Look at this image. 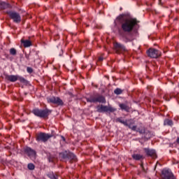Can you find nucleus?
Wrapping results in <instances>:
<instances>
[{
    "mask_svg": "<svg viewBox=\"0 0 179 179\" xmlns=\"http://www.w3.org/2000/svg\"><path fill=\"white\" fill-rule=\"evenodd\" d=\"M116 20H118L121 24V29L122 31H119V34L122 37L124 43H131L134 39L128 36L125 33H131L138 26L139 21L136 18L127 17L125 14H121L117 17Z\"/></svg>",
    "mask_w": 179,
    "mask_h": 179,
    "instance_id": "obj_1",
    "label": "nucleus"
},
{
    "mask_svg": "<svg viewBox=\"0 0 179 179\" xmlns=\"http://www.w3.org/2000/svg\"><path fill=\"white\" fill-rule=\"evenodd\" d=\"M59 158L62 160H64L65 162H69L70 163H73V162H77L78 158H76V155L69 150H65L59 154Z\"/></svg>",
    "mask_w": 179,
    "mask_h": 179,
    "instance_id": "obj_2",
    "label": "nucleus"
},
{
    "mask_svg": "<svg viewBox=\"0 0 179 179\" xmlns=\"http://www.w3.org/2000/svg\"><path fill=\"white\" fill-rule=\"evenodd\" d=\"M52 113V110L48 108L45 109H38L35 108L32 110V113L36 115V117H38L39 118H48V115Z\"/></svg>",
    "mask_w": 179,
    "mask_h": 179,
    "instance_id": "obj_3",
    "label": "nucleus"
},
{
    "mask_svg": "<svg viewBox=\"0 0 179 179\" xmlns=\"http://www.w3.org/2000/svg\"><path fill=\"white\" fill-rule=\"evenodd\" d=\"M50 138H52V135L44 132H41L36 136V142H43L45 143L50 139Z\"/></svg>",
    "mask_w": 179,
    "mask_h": 179,
    "instance_id": "obj_4",
    "label": "nucleus"
},
{
    "mask_svg": "<svg viewBox=\"0 0 179 179\" xmlns=\"http://www.w3.org/2000/svg\"><path fill=\"white\" fill-rule=\"evenodd\" d=\"M6 13L8 15L9 17L13 20L14 23H20V22H22V17L19 13L9 10L7 11Z\"/></svg>",
    "mask_w": 179,
    "mask_h": 179,
    "instance_id": "obj_5",
    "label": "nucleus"
},
{
    "mask_svg": "<svg viewBox=\"0 0 179 179\" xmlns=\"http://www.w3.org/2000/svg\"><path fill=\"white\" fill-rule=\"evenodd\" d=\"M116 110L117 109L111 106H107L104 105H99L96 107V111L98 113H114V111Z\"/></svg>",
    "mask_w": 179,
    "mask_h": 179,
    "instance_id": "obj_6",
    "label": "nucleus"
},
{
    "mask_svg": "<svg viewBox=\"0 0 179 179\" xmlns=\"http://www.w3.org/2000/svg\"><path fill=\"white\" fill-rule=\"evenodd\" d=\"M147 55L150 58H159V57L162 56V52L157 49L151 48L147 50Z\"/></svg>",
    "mask_w": 179,
    "mask_h": 179,
    "instance_id": "obj_7",
    "label": "nucleus"
},
{
    "mask_svg": "<svg viewBox=\"0 0 179 179\" xmlns=\"http://www.w3.org/2000/svg\"><path fill=\"white\" fill-rule=\"evenodd\" d=\"M161 177L162 179H177L170 169H164L162 171Z\"/></svg>",
    "mask_w": 179,
    "mask_h": 179,
    "instance_id": "obj_8",
    "label": "nucleus"
},
{
    "mask_svg": "<svg viewBox=\"0 0 179 179\" xmlns=\"http://www.w3.org/2000/svg\"><path fill=\"white\" fill-rule=\"evenodd\" d=\"M24 153L30 159H36V150H33L30 147L24 148Z\"/></svg>",
    "mask_w": 179,
    "mask_h": 179,
    "instance_id": "obj_9",
    "label": "nucleus"
},
{
    "mask_svg": "<svg viewBox=\"0 0 179 179\" xmlns=\"http://www.w3.org/2000/svg\"><path fill=\"white\" fill-rule=\"evenodd\" d=\"M113 45L117 54H121V52L127 51V48H125V45H122V43L115 42Z\"/></svg>",
    "mask_w": 179,
    "mask_h": 179,
    "instance_id": "obj_10",
    "label": "nucleus"
},
{
    "mask_svg": "<svg viewBox=\"0 0 179 179\" xmlns=\"http://www.w3.org/2000/svg\"><path fill=\"white\" fill-rule=\"evenodd\" d=\"M47 100L48 103H52V104H56V106H62L64 104V101L59 97L52 96L48 98Z\"/></svg>",
    "mask_w": 179,
    "mask_h": 179,
    "instance_id": "obj_11",
    "label": "nucleus"
},
{
    "mask_svg": "<svg viewBox=\"0 0 179 179\" xmlns=\"http://www.w3.org/2000/svg\"><path fill=\"white\" fill-rule=\"evenodd\" d=\"M143 150L147 156L152 157V159H156V157H157L155 150L150 148H144Z\"/></svg>",
    "mask_w": 179,
    "mask_h": 179,
    "instance_id": "obj_12",
    "label": "nucleus"
},
{
    "mask_svg": "<svg viewBox=\"0 0 179 179\" xmlns=\"http://www.w3.org/2000/svg\"><path fill=\"white\" fill-rule=\"evenodd\" d=\"M90 101L91 103H102V104L106 103V98L101 95L91 99Z\"/></svg>",
    "mask_w": 179,
    "mask_h": 179,
    "instance_id": "obj_13",
    "label": "nucleus"
},
{
    "mask_svg": "<svg viewBox=\"0 0 179 179\" xmlns=\"http://www.w3.org/2000/svg\"><path fill=\"white\" fill-rule=\"evenodd\" d=\"M18 76L15 75H5V79L6 80H8L9 82H16L17 80Z\"/></svg>",
    "mask_w": 179,
    "mask_h": 179,
    "instance_id": "obj_14",
    "label": "nucleus"
},
{
    "mask_svg": "<svg viewBox=\"0 0 179 179\" xmlns=\"http://www.w3.org/2000/svg\"><path fill=\"white\" fill-rule=\"evenodd\" d=\"M127 121V125H124V126L128 127V128H129V129H131V131H136V126H132L134 124V120L130 119Z\"/></svg>",
    "mask_w": 179,
    "mask_h": 179,
    "instance_id": "obj_15",
    "label": "nucleus"
},
{
    "mask_svg": "<svg viewBox=\"0 0 179 179\" xmlns=\"http://www.w3.org/2000/svg\"><path fill=\"white\" fill-rule=\"evenodd\" d=\"M11 6L10 4L5 2V1H0V9H10Z\"/></svg>",
    "mask_w": 179,
    "mask_h": 179,
    "instance_id": "obj_16",
    "label": "nucleus"
},
{
    "mask_svg": "<svg viewBox=\"0 0 179 179\" xmlns=\"http://www.w3.org/2000/svg\"><path fill=\"white\" fill-rule=\"evenodd\" d=\"M47 177L50 179H58V174L55 173L52 171H50L47 173Z\"/></svg>",
    "mask_w": 179,
    "mask_h": 179,
    "instance_id": "obj_17",
    "label": "nucleus"
},
{
    "mask_svg": "<svg viewBox=\"0 0 179 179\" xmlns=\"http://www.w3.org/2000/svg\"><path fill=\"white\" fill-rule=\"evenodd\" d=\"M22 44H23V46L24 48H27L29 47H31V41L29 40H22L21 41Z\"/></svg>",
    "mask_w": 179,
    "mask_h": 179,
    "instance_id": "obj_18",
    "label": "nucleus"
},
{
    "mask_svg": "<svg viewBox=\"0 0 179 179\" xmlns=\"http://www.w3.org/2000/svg\"><path fill=\"white\" fill-rule=\"evenodd\" d=\"M119 107L121 108V110L127 111V113L129 111V106H128V105H127L126 103H120Z\"/></svg>",
    "mask_w": 179,
    "mask_h": 179,
    "instance_id": "obj_19",
    "label": "nucleus"
},
{
    "mask_svg": "<svg viewBox=\"0 0 179 179\" xmlns=\"http://www.w3.org/2000/svg\"><path fill=\"white\" fill-rule=\"evenodd\" d=\"M132 157L134 160H143L144 159L143 155L141 154H134Z\"/></svg>",
    "mask_w": 179,
    "mask_h": 179,
    "instance_id": "obj_20",
    "label": "nucleus"
},
{
    "mask_svg": "<svg viewBox=\"0 0 179 179\" xmlns=\"http://www.w3.org/2000/svg\"><path fill=\"white\" fill-rule=\"evenodd\" d=\"M115 121L117 122H120V124H123V125H128V122L122 120V117L116 118Z\"/></svg>",
    "mask_w": 179,
    "mask_h": 179,
    "instance_id": "obj_21",
    "label": "nucleus"
},
{
    "mask_svg": "<svg viewBox=\"0 0 179 179\" xmlns=\"http://www.w3.org/2000/svg\"><path fill=\"white\" fill-rule=\"evenodd\" d=\"M144 138L145 139H150V138H152L153 136V134H152V132L149 131H145L144 132Z\"/></svg>",
    "mask_w": 179,
    "mask_h": 179,
    "instance_id": "obj_22",
    "label": "nucleus"
},
{
    "mask_svg": "<svg viewBox=\"0 0 179 179\" xmlns=\"http://www.w3.org/2000/svg\"><path fill=\"white\" fill-rule=\"evenodd\" d=\"M174 123L173 122V120L170 119H166L164 122V125H169V127H173Z\"/></svg>",
    "mask_w": 179,
    "mask_h": 179,
    "instance_id": "obj_23",
    "label": "nucleus"
},
{
    "mask_svg": "<svg viewBox=\"0 0 179 179\" xmlns=\"http://www.w3.org/2000/svg\"><path fill=\"white\" fill-rule=\"evenodd\" d=\"M17 80H20L21 83H24L25 85H27L29 83V81L26 80L24 78L18 76Z\"/></svg>",
    "mask_w": 179,
    "mask_h": 179,
    "instance_id": "obj_24",
    "label": "nucleus"
},
{
    "mask_svg": "<svg viewBox=\"0 0 179 179\" xmlns=\"http://www.w3.org/2000/svg\"><path fill=\"white\" fill-rule=\"evenodd\" d=\"M27 168L29 170H34V169H36V166L33 163H29L27 165Z\"/></svg>",
    "mask_w": 179,
    "mask_h": 179,
    "instance_id": "obj_25",
    "label": "nucleus"
},
{
    "mask_svg": "<svg viewBox=\"0 0 179 179\" xmlns=\"http://www.w3.org/2000/svg\"><path fill=\"white\" fill-rule=\"evenodd\" d=\"M10 55H16L17 54V51H16V49L12 48L10 49Z\"/></svg>",
    "mask_w": 179,
    "mask_h": 179,
    "instance_id": "obj_26",
    "label": "nucleus"
},
{
    "mask_svg": "<svg viewBox=\"0 0 179 179\" xmlns=\"http://www.w3.org/2000/svg\"><path fill=\"white\" fill-rule=\"evenodd\" d=\"M115 94H121L122 93V90L117 88L114 90Z\"/></svg>",
    "mask_w": 179,
    "mask_h": 179,
    "instance_id": "obj_27",
    "label": "nucleus"
},
{
    "mask_svg": "<svg viewBox=\"0 0 179 179\" xmlns=\"http://www.w3.org/2000/svg\"><path fill=\"white\" fill-rule=\"evenodd\" d=\"M27 72L28 73H33V69L31 67H27Z\"/></svg>",
    "mask_w": 179,
    "mask_h": 179,
    "instance_id": "obj_28",
    "label": "nucleus"
},
{
    "mask_svg": "<svg viewBox=\"0 0 179 179\" xmlns=\"http://www.w3.org/2000/svg\"><path fill=\"white\" fill-rule=\"evenodd\" d=\"M57 40H59V34H56L54 36V41H57Z\"/></svg>",
    "mask_w": 179,
    "mask_h": 179,
    "instance_id": "obj_29",
    "label": "nucleus"
},
{
    "mask_svg": "<svg viewBox=\"0 0 179 179\" xmlns=\"http://www.w3.org/2000/svg\"><path fill=\"white\" fill-rule=\"evenodd\" d=\"M136 131L139 132V134H145V129H138Z\"/></svg>",
    "mask_w": 179,
    "mask_h": 179,
    "instance_id": "obj_30",
    "label": "nucleus"
},
{
    "mask_svg": "<svg viewBox=\"0 0 179 179\" xmlns=\"http://www.w3.org/2000/svg\"><path fill=\"white\" fill-rule=\"evenodd\" d=\"M104 58L103 57H99V59H98V61L99 62H102V61H103Z\"/></svg>",
    "mask_w": 179,
    "mask_h": 179,
    "instance_id": "obj_31",
    "label": "nucleus"
},
{
    "mask_svg": "<svg viewBox=\"0 0 179 179\" xmlns=\"http://www.w3.org/2000/svg\"><path fill=\"white\" fill-rule=\"evenodd\" d=\"M141 167L143 171H144V172L146 171V170L145 169V167H143V163L141 164Z\"/></svg>",
    "mask_w": 179,
    "mask_h": 179,
    "instance_id": "obj_32",
    "label": "nucleus"
},
{
    "mask_svg": "<svg viewBox=\"0 0 179 179\" xmlns=\"http://www.w3.org/2000/svg\"><path fill=\"white\" fill-rule=\"evenodd\" d=\"M158 5H160L161 6H163V3H162V0H158Z\"/></svg>",
    "mask_w": 179,
    "mask_h": 179,
    "instance_id": "obj_33",
    "label": "nucleus"
},
{
    "mask_svg": "<svg viewBox=\"0 0 179 179\" xmlns=\"http://www.w3.org/2000/svg\"><path fill=\"white\" fill-rule=\"evenodd\" d=\"M25 58L28 60L30 59L29 56L27 54L25 55Z\"/></svg>",
    "mask_w": 179,
    "mask_h": 179,
    "instance_id": "obj_34",
    "label": "nucleus"
},
{
    "mask_svg": "<svg viewBox=\"0 0 179 179\" xmlns=\"http://www.w3.org/2000/svg\"><path fill=\"white\" fill-rule=\"evenodd\" d=\"M61 138H62V141L64 142H65V141H66L65 137H64V136H61Z\"/></svg>",
    "mask_w": 179,
    "mask_h": 179,
    "instance_id": "obj_35",
    "label": "nucleus"
},
{
    "mask_svg": "<svg viewBox=\"0 0 179 179\" xmlns=\"http://www.w3.org/2000/svg\"><path fill=\"white\" fill-rule=\"evenodd\" d=\"M62 54H63V52H62H62L59 53V57H62Z\"/></svg>",
    "mask_w": 179,
    "mask_h": 179,
    "instance_id": "obj_36",
    "label": "nucleus"
},
{
    "mask_svg": "<svg viewBox=\"0 0 179 179\" xmlns=\"http://www.w3.org/2000/svg\"><path fill=\"white\" fill-rule=\"evenodd\" d=\"M48 160H49L50 162H52V159H51V157H49Z\"/></svg>",
    "mask_w": 179,
    "mask_h": 179,
    "instance_id": "obj_37",
    "label": "nucleus"
},
{
    "mask_svg": "<svg viewBox=\"0 0 179 179\" xmlns=\"http://www.w3.org/2000/svg\"><path fill=\"white\" fill-rule=\"evenodd\" d=\"M176 142L179 144V137L177 138Z\"/></svg>",
    "mask_w": 179,
    "mask_h": 179,
    "instance_id": "obj_38",
    "label": "nucleus"
},
{
    "mask_svg": "<svg viewBox=\"0 0 179 179\" xmlns=\"http://www.w3.org/2000/svg\"><path fill=\"white\" fill-rule=\"evenodd\" d=\"M87 101H90V99H87Z\"/></svg>",
    "mask_w": 179,
    "mask_h": 179,
    "instance_id": "obj_39",
    "label": "nucleus"
},
{
    "mask_svg": "<svg viewBox=\"0 0 179 179\" xmlns=\"http://www.w3.org/2000/svg\"><path fill=\"white\" fill-rule=\"evenodd\" d=\"M120 10H122V8H120Z\"/></svg>",
    "mask_w": 179,
    "mask_h": 179,
    "instance_id": "obj_40",
    "label": "nucleus"
},
{
    "mask_svg": "<svg viewBox=\"0 0 179 179\" xmlns=\"http://www.w3.org/2000/svg\"><path fill=\"white\" fill-rule=\"evenodd\" d=\"M134 31H135V33H136V30H135Z\"/></svg>",
    "mask_w": 179,
    "mask_h": 179,
    "instance_id": "obj_41",
    "label": "nucleus"
},
{
    "mask_svg": "<svg viewBox=\"0 0 179 179\" xmlns=\"http://www.w3.org/2000/svg\"><path fill=\"white\" fill-rule=\"evenodd\" d=\"M77 1H79V0H77Z\"/></svg>",
    "mask_w": 179,
    "mask_h": 179,
    "instance_id": "obj_42",
    "label": "nucleus"
}]
</instances>
